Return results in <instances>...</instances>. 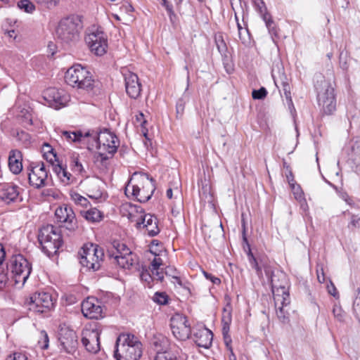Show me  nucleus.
<instances>
[{
    "mask_svg": "<svg viewBox=\"0 0 360 360\" xmlns=\"http://www.w3.org/2000/svg\"><path fill=\"white\" fill-rule=\"evenodd\" d=\"M86 144L89 150H93L96 147L98 155L102 160H105L112 158L117 152L119 141L113 133L105 129L99 134L91 133Z\"/></svg>",
    "mask_w": 360,
    "mask_h": 360,
    "instance_id": "obj_1",
    "label": "nucleus"
},
{
    "mask_svg": "<svg viewBox=\"0 0 360 360\" xmlns=\"http://www.w3.org/2000/svg\"><path fill=\"white\" fill-rule=\"evenodd\" d=\"M282 283L278 284L275 278H272V293L276 309V316L279 321L283 324L289 323V304L290 303L289 286L285 274H281Z\"/></svg>",
    "mask_w": 360,
    "mask_h": 360,
    "instance_id": "obj_2",
    "label": "nucleus"
},
{
    "mask_svg": "<svg viewBox=\"0 0 360 360\" xmlns=\"http://www.w3.org/2000/svg\"><path fill=\"white\" fill-rule=\"evenodd\" d=\"M65 81L73 88L88 93L94 89L96 84L91 72L80 64L73 65L68 69Z\"/></svg>",
    "mask_w": 360,
    "mask_h": 360,
    "instance_id": "obj_3",
    "label": "nucleus"
},
{
    "mask_svg": "<svg viewBox=\"0 0 360 360\" xmlns=\"http://www.w3.org/2000/svg\"><path fill=\"white\" fill-rule=\"evenodd\" d=\"M152 179L146 174L135 172L126 186V192L131 191V194L140 202H146L150 199L155 191Z\"/></svg>",
    "mask_w": 360,
    "mask_h": 360,
    "instance_id": "obj_4",
    "label": "nucleus"
},
{
    "mask_svg": "<svg viewBox=\"0 0 360 360\" xmlns=\"http://www.w3.org/2000/svg\"><path fill=\"white\" fill-rule=\"evenodd\" d=\"M142 354L141 343L131 334H121L116 341L117 360H138Z\"/></svg>",
    "mask_w": 360,
    "mask_h": 360,
    "instance_id": "obj_5",
    "label": "nucleus"
},
{
    "mask_svg": "<svg viewBox=\"0 0 360 360\" xmlns=\"http://www.w3.org/2000/svg\"><path fill=\"white\" fill-rule=\"evenodd\" d=\"M82 22L78 15H71L61 20L56 28L58 39L65 43L75 41L79 39Z\"/></svg>",
    "mask_w": 360,
    "mask_h": 360,
    "instance_id": "obj_6",
    "label": "nucleus"
},
{
    "mask_svg": "<svg viewBox=\"0 0 360 360\" xmlns=\"http://www.w3.org/2000/svg\"><path fill=\"white\" fill-rule=\"evenodd\" d=\"M7 269L10 270L11 279L15 285L22 286L32 271L31 264L22 255H13L10 259Z\"/></svg>",
    "mask_w": 360,
    "mask_h": 360,
    "instance_id": "obj_7",
    "label": "nucleus"
},
{
    "mask_svg": "<svg viewBox=\"0 0 360 360\" xmlns=\"http://www.w3.org/2000/svg\"><path fill=\"white\" fill-rule=\"evenodd\" d=\"M38 240L42 250L49 256L56 254L63 242L60 233L53 225L49 224L40 229Z\"/></svg>",
    "mask_w": 360,
    "mask_h": 360,
    "instance_id": "obj_8",
    "label": "nucleus"
},
{
    "mask_svg": "<svg viewBox=\"0 0 360 360\" xmlns=\"http://www.w3.org/2000/svg\"><path fill=\"white\" fill-rule=\"evenodd\" d=\"M79 262L83 267L94 271L100 269L104 253L103 250L97 245L93 243L84 244L79 252Z\"/></svg>",
    "mask_w": 360,
    "mask_h": 360,
    "instance_id": "obj_9",
    "label": "nucleus"
},
{
    "mask_svg": "<svg viewBox=\"0 0 360 360\" xmlns=\"http://www.w3.org/2000/svg\"><path fill=\"white\" fill-rule=\"evenodd\" d=\"M101 332L102 328L98 323L83 329L82 342L88 352L96 354L100 350L99 339Z\"/></svg>",
    "mask_w": 360,
    "mask_h": 360,
    "instance_id": "obj_10",
    "label": "nucleus"
},
{
    "mask_svg": "<svg viewBox=\"0 0 360 360\" xmlns=\"http://www.w3.org/2000/svg\"><path fill=\"white\" fill-rule=\"evenodd\" d=\"M30 310L37 313H44L53 307L51 295L46 292H37L33 294L28 302Z\"/></svg>",
    "mask_w": 360,
    "mask_h": 360,
    "instance_id": "obj_11",
    "label": "nucleus"
},
{
    "mask_svg": "<svg viewBox=\"0 0 360 360\" xmlns=\"http://www.w3.org/2000/svg\"><path fill=\"white\" fill-rule=\"evenodd\" d=\"M170 326L174 336L179 340H187L191 334V326L187 317L176 314L171 318Z\"/></svg>",
    "mask_w": 360,
    "mask_h": 360,
    "instance_id": "obj_12",
    "label": "nucleus"
},
{
    "mask_svg": "<svg viewBox=\"0 0 360 360\" xmlns=\"http://www.w3.org/2000/svg\"><path fill=\"white\" fill-rule=\"evenodd\" d=\"M28 174L30 184L36 188L44 187L47 184L49 170L44 162L32 163Z\"/></svg>",
    "mask_w": 360,
    "mask_h": 360,
    "instance_id": "obj_13",
    "label": "nucleus"
},
{
    "mask_svg": "<svg viewBox=\"0 0 360 360\" xmlns=\"http://www.w3.org/2000/svg\"><path fill=\"white\" fill-rule=\"evenodd\" d=\"M85 41L94 54L103 56L106 53L108 42L106 36L103 32L97 30L89 33L85 37Z\"/></svg>",
    "mask_w": 360,
    "mask_h": 360,
    "instance_id": "obj_14",
    "label": "nucleus"
},
{
    "mask_svg": "<svg viewBox=\"0 0 360 360\" xmlns=\"http://www.w3.org/2000/svg\"><path fill=\"white\" fill-rule=\"evenodd\" d=\"M58 340L65 352L74 354L78 346L76 332L69 328L63 327L60 329Z\"/></svg>",
    "mask_w": 360,
    "mask_h": 360,
    "instance_id": "obj_15",
    "label": "nucleus"
},
{
    "mask_svg": "<svg viewBox=\"0 0 360 360\" xmlns=\"http://www.w3.org/2000/svg\"><path fill=\"white\" fill-rule=\"evenodd\" d=\"M43 99L51 107L59 109L64 107L69 101V96L62 90L60 91L56 88H49L44 92Z\"/></svg>",
    "mask_w": 360,
    "mask_h": 360,
    "instance_id": "obj_16",
    "label": "nucleus"
},
{
    "mask_svg": "<svg viewBox=\"0 0 360 360\" xmlns=\"http://www.w3.org/2000/svg\"><path fill=\"white\" fill-rule=\"evenodd\" d=\"M120 212L123 217H126L131 222H135L137 229L141 227V221L145 214L140 206L127 202L122 205Z\"/></svg>",
    "mask_w": 360,
    "mask_h": 360,
    "instance_id": "obj_17",
    "label": "nucleus"
},
{
    "mask_svg": "<svg viewBox=\"0 0 360 360\" xmlns=\"http://www.w3.org/2000/svg\"><path fill=\"white\" fill-rule=\"evenodd\" d=\"M83 315L90 319H98L103 317V307L100 302L94 297H88L82 303Z\"/></svg>",
    "mask_w": 360,
    "mask_h": 360,
    "instance_id": "obj_18",
    "label": "nucleus"
},
{
    "mask_svg": "<svg viewBox=\"0 0 360 360\" xmlns=\"http://www.w3.org/2000/svg\"><path fill=\"white\" fill-rule=\"evenodd\" d=\"M55 216L58 221L65 224L67 229L73 230L77 227L75 214L70 207L65 205L57 208Z\"/></svg>",
    "mask_w": 360,
    "mask_h": 360,
    "instance_id": "obj_19",
    "label": "nucleus"
},
{
    "mask_svg": "<svg viewBox=\"0 0 360 360\" xmlns=\"http://www.w3.org/2000/svg\"><path fill=\"white\" fill-rule=\"evenodd\" d=\"M125 89L127 95L133 99H137L141 96V84L138 76L128 72L124 75Z\"/></svg>",
    "mask_w": 360,
    "mask_h": 360,
    "instance_id": "obj_20",
    "label": "nucleus"
},
{
    "mask_svg": "<svg viewBox=\"0 0 360 360\" xmlns=\"http://www.w3.org/2000/svg\"><path fill=\"white\" fill-rule=\"evenodd\" d=\"M188 355L176 344H170L162 352H158L155 360H187Z\"/></svg>",
    "mask_w": 360,
    "mask_h": 360,
    "instance_id": "obj_21",
    "label": "nucleus"
},
{
    "mask_svg": "<svg viewBox=\"0 0 360 360\" xmlns=\"http://www.w3.org/2000/svg\"><path fill=\"white\" fill-rule=\"evenodd\" d=\"M213 334L212 331L205 327H200L195 330L193 334L195 343L200 347L205 349L212 345Z\"/></svg>",
    "mask_w": 360,
    "mask_h": 360,
    "instance_id": "obj_22",
    "label": "nucleus"
},
{
    "mask_svg": "<svg viewBox=\"0 0 360 360\" xmlns=\"http://www.w3.org/2000/svg\"><path fill=\"white\" fill-rule=\"evenodd\" d=\"M272 77L274 78V81L276 86L278 88H282L285 98L288 101L289 104L292 105V101L290 94V86L286 76L284 74L280 72L279 71L276 74L274 70H273Z\"/></svg>",
    "mask_w": 360,
    "mask_h": 360,
    "instance_id": "obj_23",
    "label": "nucleus"
},
{
    "mask_svg": "<svg viewBox=\"0 0 360 360\" xmlns=\"http://www.w3.org/2000/svg\"><path fill=\"white\" fill-rule=\"evenodd\" d=\"M150 236H155L160 232L158 226V219L150 214H145L141 221V227Z\"/></svg>",
    "mask_w": 360,
    "mask_h": 360,
    "instance_id": "obj_24",
    "label": "nucleus"
},
{
    "mask_svg": "<svg viewBox=\"0 0 360 360\" xmlns=\"http://www.w3.org/2000/svg\"><path fill=\"white\" fill-rule=\"evenodd\" d=\"M318 92V103H326L331 96H335L334 88L326 80H321L320 84L316 85Z\"/></svg>",
    "mask_w": 360,
    "mask_h": 360,
    "instance_id": "obj_25",
    "label": "nucleus"
},
{
    "mask_svg": "<svg viewBox=\"0 0 360 360\" xmlns=\"http://www.w3.org/2000/svg\"><path fill=\"white\" fill-rule=\"evenodd\" d=\"M19 188L13 184H7L2 188L0 198L6 203L17 201L19 198Z\"/></svg>",
    "mask_w": 360,
    "mask_h": 360,
    "instance_id": "obj_26",
    "label": "nucleus"
},
{
    "mask_svg": "<svg viewBox=\"0 0 360 360\" xmlns=\"http://www.w3.org/2000/svg\"><path fill=\"white\" fill-rule=\"evenodd\" d=\"M8 167L15 174H19L22 169V154L18 150H12L8 156Z\"/></svg>",
    "mask_w": 360,
    "mask_h": 360,
    "instance_id": "obj_27",
    "label": "nucleus"
},
{
    "mask_svg": "<svg viewBox=\"0 0 360 360\" xmlns=\"http://www.w3.org/2000/svg\"><path fill=\"white\" fill-rule=\"evenodd\" d=\"M91 132L88 131L83 134L81 131H62L61 136L69 142H83L86 143Z\"/></svg>",
    "mask_w": 360,
    "mask_h": 360,
    "instance_id": "obj_28",
    "label": "nucleus"
},
{
    "mask_svg": "<svg viewBox=\"0 0 360 360\" xmlns=\"http://www.w3.org/2000/svg\"><path fill=\"white\" fill-rule=\"evenodd\" d=\"M53 170L64 185H68L72 183V174L60 164L53 165Z\"/></svg>",
    "mask_w": 360,
    "mask_h": 360,
    "instance_id": "obj_29",
    "label": "nucleus"
},
{
    "mask_svg": "<svg viewBox=\"0 0 360 360\" xmlns=\"http://www.w3.org/2000/svg\"><path fill=\"white\" fill-rule=\"evenodd\" d=\"M114 259L117 264L123 269H129L137 262L136 255L134 253L127 254L126 256H115Z\"/></svg>",
    "mask_w": 360,
    "mask_h": 360,
    "instance_id": "obj_30",
    "label": "nucleus"
},
{
    "mask_svg": "<svg viewBox=\"0 0 360 360\" xmlns=\"http://www.w3.org/2000/svg\"><path fill=\"white\" fill-rule=\"evenodd\" d=\"M81 215L89 222H98L103 218V214L100 210L96 208H91L88 210L80 212Z\"/></svg>",
    "mask_w": 360,
    "mask_h": 360,
    "instance_id": "obj_31",
    "label": "nucleus"
},
{
    "mask_svg": "<svg viewBox=\"0 0 360 360\" xmlns=\"http://www.w3.org/2000/svg\"><path fill=\"white\" fill-rule=\"evenodd\" d=\"M112 247L115 251H112L110 255L113 257L118 255L126 256L127 254L133 253L125 244L119 241H114Z\"/></svg>",
    "mask_w": 360,
    "mask_h": 360,
    "instance_id": "obj_32",
    "label": "nucleus"
},
{
    "mask_svg": "<svg viewBox=\"0 0 360 360\" xmlns=\"http://www.w3.org/2000/svg\"><path fill=\"white\" fill-rule=\"evenodd\" d=\"M42 149L44 158L52 165H53L56 162H58L56 153L54 152V150L51 145L49 143H44Z\"/></svg>",
    "mask_w": 360,
    "mask_h": 360,
    "instance_id": "obj_33",
    "label": "nucleus"
},
{
    "mask_svg": "<svg viewBox=\"0 0 360 360\" xmlns=\"http://www.w3.org/2000/svg\"><path fill=\"white\" fill-rule=\"evenodd\" d=\"M319 105L322 108L324 113L327 115L332 114L336 109V101L335 96H331L329 100L326 101V103H320Z\"/></svg>",
    "mask_w": 360,
    "mask_h": 360,
    "instance_id": "obj_34",
    "label": "nucleus"
},
{
    "mask_svg": "<svg viewBox=\"0 0 360 360\" xmlns=\"http://www.w3.org/2000/svg\"><path fill=\"white\" fill-rule=\"evenodd\" d=\"M88 196L92 199H99L102 197L103 193L98 188V181L91 182L87 187Z\"/></svg>",
    "mask_w": 360,
    "mask_h": 360,
    "instance_id": "obj_35",
    "label": "nucleus"
},
{
    "mask_svg": "<svg viewBox=\"0 0 360 360\" xmlns=\"http://www.w3.org/2000/svg\"><path fill=\"white\" fill-rule=\"evenodd\" d=\"M226 300H228L227 304L223 309L221 317V323H231L232 321V306L231 300L228 296H226Z\"/></svg>",
    "mask_w": 360,
    "mask_h": 360,
    "instance_id": "obj_36",
    "label": "nucleus"
},
{
    "mask_svg": "<svg viewBox=\"0 0 360 360\" xmlns=\"http://www.w3.org/2000/svg\"><path fill=\"white\" fill-rule=\"evenodd\" d=\"M259 13L261 15L263 20L265 22L269 32L271 34H276V26L274 22L271 19V15L267 12V9L265 8L264 11Z\"/></svg>",
    "mask_w": 360,
    "mask_h": 360,
    "instance_id": "obj_37",
    "label": "nucleus"
},
{
    "mask_svg": "<svg viewBox=\"0 0 360 360\" xmlns=\"http://www.w3.org/2000/svg\"><path fill=\"white\" fill-rule=\"evenodd\" d=\"M71 200L77 205L86 207L89 204L87 198L81 195L77 192L72 191L70 193Z\"/></svg>",
    "mask_w": 360,
    "mask_h": 360,
    "instance_id": "obj_38",
    "label": "nucleus"
},
{
    "mask_svg": "<svg viewBox=\"0 0 360 360\" xmlns=\"http://www.w3.org/2000/svg\"><path fill=\"white\" fill-rule=\"evenodd\" d=\"M70 167L72 170L77 174H82L84 172V167L77 155H73L71 157Z\"/></svg>",
    "mask_w": 360,
    "mask_h": 360,
    "instance_id": "obj_39",
    "label": "nucleus"
},
{
    "mask_svg": "<svg viewBox=\"0 0 360 360\" xmlns=\"http://www.w3.org/2000/svg\"><path fill=\"white\" fill-rule=\"evenodd\" d=\"M291 190L294 195L295 198L299 201L302 202L304 201V193L302 190L301 186L296 183H292V186H290Z\"/></svg>",
    "mask_w": 360,
    "mask_h": 360,
    "instance_id": "obj_40",
    "label": "nucleus"
},
{
    "mask_svg": "<svg viewBox=\"0 0 360 360\" xmlns=\"http://www.w3.org/2000/svg\"><path fill=\"white\" fill-rule=\"evenodd\" d=\"M18 6L20 9L29 13H32L35 10L34 5L30 0H20L18 3Z\"/></svg>",
    "mask_w": 360,
    "mask_h": 360,
    "instance_id": "obj_41",
    "label": "nucleus"
},
{
    "mask_svg": "<svg viewBox=\"0 0 360 360\" xmlns=\"http://www.w3.org/2000/svg\"><path fill=\"white\" fill-rule=\"evenodd\" d=\"M8 281V269H5L3 266H0V290L6 287Z\"/></svg>",
    "mask_w": 360,
    "mask_h": 360,
    "instance_id": "obj_42",
    "label": "nucleus"
},
{
    "mask_svg": "<svg viewBox=\"0 0 360 360\" xmlns=\"http://www.w3.org/2000/svg\"><path fill=\"white\" fill-rule=\"evenodd\" d=\"M333 314L337 321L340 322H342L344 321L345 313L340 306L335 304L333 309Z\"/></svg>",
    "mask_w": 360,
    "mask_h": 360,
    "instance_id": "obj_43",
    "label": "nucleus"
},
{
    "mask_svg": "<svg viewBox=\"0 0 360 360\" xmlns=\"http://www.w3.org/2000/svg\"><path fill=\"white\" fill-rule=\"evenodd\" d=\"M136 124H139L141 127V133L143 136L147 138V129L145 128L144 124L146 123V120L144 118V115L142 112H139L135 115Z\"/></svg>",
    "mask_w": 360,
    "mask_h": 360,
    "instance_id": "obj_44",
    "label": "nucleus"
},
{
    "mask_svg": "<svg viewBox=\"0 0 360 360\" xmlns=\"http://www.w3.org/2000/svg\"><path fill=\"white\" fill-rule=\"evenodd\" d=\"M353 310L356 316L360 319V289H357V294L353 302Z\"/></svg>",
    "mask_w": 360,
    "mask_h": 360,
    "instance_id": "obj_45",
    "label": "nucleus"
},
{
    "mask_svg": "<svg viewBox=\"0 0 360 360\" xmlns=\"http://www.w3.org/2000/svg\"><path fill=\"white\" fill-rule=\"evenodd\" d=\"M161 5L165 8L170 20L173 21V19L176 18V14L172 5L167 0H162Z\"/></svg>",
    "mask_w": 360,
    "mask_h": 360,
    "instance_id": "obj_46",
    "label": "nucleus"
},
{
    "mask_svg": "<svg viewBox=\"0 0 360 360\" xmlns=\"http://www.w3.org/2000/svg\"><path fill=\"white\" fill-rule=\"evenodd\" d=\"M265 274L266 276L271 279V283L272 284V278H275L278 284L282 283V278L281 277V274H283L282 272L277 273L276 274H274L271 270L269 267H266L264 269Z\"/></svg>",
    "mask_w": 360,
    "mask_h": 360,
    "instance_id": "obj_47",
    "label": "nucleus"
},
{
    "mask_svg": "<svg viewBox=\"0 0 360 360\" xmlns=\"http://www.w3.org/2000/svg\"><path fill=\"white\" fill-rule=\"evenodd\" d=\"M238 37L241 42L245 46L250 43V35L248 29L240 30L238 32Z\"/></svg>",
    "mask_w": 360,
    "mask_h": 360,
    "instance_id": "obj_48",
    "label": "nucleus"
},
{
    "mask_svg": "<svg viewBox=\"0 0 360 360\" xmlns=\"http://www.w3.org/2000/svg\"><path fill=\"white\" fill-rule=\"evenodd\" d=\"M153 300L159 304H165L167 302V296L164 292H155Z\"/></svg>",
    "mask_w": 360,
    "mask_h": 360,
    "instance_id": "obj_49",
    "label": "nucleus"
},
{
    "mask_svg": "<svg viewBox=\"0 0 360 360\" xmlns=\"http://www.w3.org/2000/svg\"><path fill=\"white\" fill-rule=\"evenodd\" d=\"M267 95V91L264 87H261L258 90H253L252 96L254 99H263Z\"/></svg>",
    "mask_w": 360,
    "mask_h": 360,
    "instance_id": "obj_50",
    "label": "nucleus"
},
{
    "mask_svg": "<svg viewBox=\"0 0 360 360\" xmlns=\"http://www.w3.org/2000/svg\"><path fill=\"white\" fill-rule=\"evenodd\" d=\"M249 257H250V259H250V263L252 267L255 269L257 276L259 277H262V271L261 268L258 265L257 259L254 257V256L252 255V254L251 252L249 254Z\"/></svg>",
    "mask_w": 360,
    "mask_h": 360,
    "instance_id": "obj_51",
    "label": "nucleus"
},
{
    "mask_svg": "<svg viewBox=\"0 0 360 360\" xmlns=\"http://www.w3.org/2000/svg\"><path fill=\"white\" fill-rule=\"evenodd\" d=\"M249 257H250V259H250V263L252 267L255 269L257 276L259 277H262V271L261 268L258 265L257 259L254 257V256L252 255V254L251 252L249 254Z\"/></svg>",
    "mask_w": 360,
    "mask_h": 360,
    "instance_id": "obj_52",
    "label": "nucleus"
},
{
    "mask_svg": "<svg viewBox=\"0 0 360 360\" xmlns=\"http://www.w3.org/2000/svg\"><path fill=\"white\" fill-rule=\"evenodd\" d=\"M41 340H39V345L43 349H46L49 347V337L45 331L41 332Z\"/></svg>",
    "mask_w": 360,
    "mask_h": 360,
    "instance_id": "obj_53",
    "label": "nucleus"
},
{
    "mask_svg": "<svg viewBox=\"0 0 360 360\" xmlns=\"http://www.w3.org/2000/svg\"><path fill=\"white\" fill-rule=\"evenodd\" d=\"M150 252L155 255V258L151 262V267L153 269H159L163 264L162 259L159 257V255L153 252L152 250Z\"/></svg>",
    "mask_w": 360,
    "mask_h": 360,
    "instance_id": "obj_54",
    "label": "nucleus"
},
{
    "mask_svg": "<svg viewBox=\"0 0 360 360\" xmlns=\"http://www.w3.org/2000/svg\"><path fill=\"white\" fill-rule=\"evenodd\" d=\"M5 360H27V358L22 353L15 352L8 355Z\"/></svg>",
    "mask_w": 360,
    "mask_h": 360,
    "instance_id": "obj_55",
    "label": "nucleus"
},
{
    "mask_svg": "<svg viewBox=\"0 0 360 360\" xmlns=\"http://www.w3.org/2000/svg\"><path fill=\"white\" fill-rule=\"evenodd\" d=\"M153 279H155L158 281H162L164 278V274L162 271L159 268L157 269H151Z\"/></svg>",
    "mask_w": 360,
    "mask_h": 360,
    "instance_id": "obj_56",
    "label": "nucleus"
},
{
    "mask_svg": "<svg viewBox=\"0 0 360 360\" xmlns=\"http://www.w3.org/2000/svg\"><path fill=\"white\" fill-rule=\"evenodd\" d=\"M140 276L141 280L148 284H150V282L153 280V276L150 274L148 270H143Z\"/></svg>",
    "mask_w": 360,
    "mask_h": 360,
    "instance_id": "obj_57",
    "label": "nucleus"
},
{
    "mask_svg": "<svg viewBox=\"0 0 360 360\" xmlns=\"http://www.w3.org/2000/svg\"><path fill=\"white\" fill-rule=\"evenodd\" d=\"M202 274L205 276V277L207 279L210 280L213 284L219 285L221 283V280L218 277H216L205 271H202Z\"/></svg>",
    "mask_w": 360,
    "mask_h": 360,
    "instance_id": "obj_58",
    "label": "nucleus"
},
{
    "mask_svg": "<svg viewBox=\"0 0 360 360\" xmlns=\"http://www.w3.org/2000/svg\"><path fill=\"white\" fill-rule=\"evenodd\" d=\"M252 2L258 12H263L265 11V8H266L263 0H252Z\"/></svg>",
    "mask_w": 360,
    "mask_h": 360,
    "instance_id": "obj_59",
    "label": "nucleus"
},
{
    "mask_svg": "<svg viewBox=\"0 0 360 360\" xmlns=\"http://www.w3.org/2000/svg\"><path fill=\"white\" fill-rule=\"evenodd\" d=\"M230 326L231 323H222V333L226 341L228 338H229Z\"/></svg>",
    "mask_w": 360,
    "mask_h": 360,
    "instance_id": "obj_60",
    "label": "nucleus"
},
{
    "mask_svg": "<svg viewBox=\"0 0 360 360\" xmlns=\"http://www.w3.org/2000/svg\"><path fill=\"white\" fill-rule=\"evenodd\" d=\"M327 289L328 292L333 297H336L338 295V290L335 285L331 281H330V283L327 285Z\"/></svg>",
    "mask_w": 360,
    "mask_h": 360,
    "instance_id": "obj_61",
    "label": "nucleus"
},
{
    "mask_svg": "<svg viewBox=\"0 0 360 360\" xmlns=\"http://www.w3.org/2000/svg\"><path fill=\"white\" fill-rule=\"evenodd\" d=\"M352 226L353 227H359L360 226V218L358 217L357 216L352 215L349 226Z\"/></svg>",
    "mask_w": 360,
    "mask_h": 360,
    "instance_id": "obj_62",
    "label": "nucleus"
},
{
    "mask_svg": "<svg viewBox=\"0 0 360 360\" xmlns=\"http://www.w3.org/2000/svg\"><path fill=\"white\" fill-rule=\"evenodd\" d=\"M317 273V279L319 283H322L325 281V275L323 273V267H321L320 269L316 270Z\"/></svg>",
    "mask_w": 360,
    "mask_h": 360,
    "instance_id": "obj_63",
    "label": "nucleus"
},
{
    "mask_svg": "<svg viewBox=\"0 0 360 360\" xmlns=\"http://www.w3.org/2000/svg\"><path fill=\"white\" fill-rule=\"evenodd\" d=\"M6 253L2 244L0 243V266H3V263L5 260Z\"/></svg>",
    "mask_w": 360,
    "mask_h": 360,
    "instance_id": "obj_64",
    "label": "nucleus"
}]
</instances>
